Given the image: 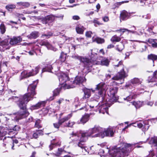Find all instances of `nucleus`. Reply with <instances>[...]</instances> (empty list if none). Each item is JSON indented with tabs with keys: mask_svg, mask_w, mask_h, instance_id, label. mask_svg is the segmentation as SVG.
Here are the masks:
<instances>
[{
	"mask_svg": "<svg viewBox=\"0 0 157 157\" xmlns=\"http://www.w3.org/2000/svg\"><path fill=\"white\" fill-rule=\"evenodd\" d=\"M35 83L29 85L28 88V93L25 94L21 98H19L17 97L13 96L9 98V101L13 100L15 101H18L17 104L21 109L18 113L14 118L15 120L18 121L19 119L25 118L29 115V113L26 109V104L36 94L35 90L38 83L37 81H35Z\"/></svg>",
	"mask_w": 157,
	"mask_h": 157,
	"instance_id": "f257e3e1",
	"label": "nucleus"
},
{
	"mask_svg": "<svg viewBox=\"0 0 157 157\" xmlns=\"http://www.w3.org/2000/svg\"><path fill=\"white\" fill-rule=\"evenodd\" d=\"M109 88V92L108 93V95L110 97L108 101L113 104V102L116 101L118 99V97L116 94L117 93L118 88L117 87H114L107 85L104 82H101L96 85L95 90H92L93 92L96 91L98 94V96L95 97L99 98L100 97H102L106 93V91Z\"/></svg>",
	"mask_w": 157,
	"mask_h": 157,
	"instance_id": "f03ea898",
	"label": "nucleus"
},
{
	"mask_svg": "<svg viewBox=\"0 0 157 157\" xmlns=\"http://www.w3.org/2000/svg\"><path fill=\"white\" fill-rule=\"evenodd\" d=\"M58 76L61 88L64 89L73 88L75 86V85H80L86 81L84 77L80 76H76L74 80L72 81L69 78L67 75L63 73L58 74Z\"/></svg>",
	"mask_w": 157,
	"mask_h": 157,
	"instance_id": "7ed1b4c3",
	"label": "nucleus"
},
{
	"mask_svg": "<svg viewBox=\"0 0 157 157\" xmlns=\"http://www.w3.org/2000/svg\"><path fill=\"white\" fill-rule=\"evenodd\" d=\"M134 147L133 145L127 143L123 144L121 147L114 146L109 150V157H124V156H127Z\"/></svg>",
	"mask_w": 157,
	"mask_h": 157,
	"instance_id": "20e7f679",
	"label": "nucleus"
},
{
	"mask_svg": "<svg viewBox=\"0 0 157 157\" xmlns=\"http://www.w3.org/2000/svg\"><path fill=\"white\" fill-rule=\"evenodd\" d=\"M103 128L98 126H95L94 128H90L86 132H83L82 134V137L86 138L91 136L92 137H99L103 138L105 137L104 133H102Z\"/></svg>",
	"mask_w": 157,
	"mask_h": 157,
	"instance_id": "39448f33",
	"label": "nucleus"
},
{
	"mask_svg": "<svg viewBox=\"0 0 157 157\" xmlns=\"http://www.w3.org/2000/svg\"><path fill=\"white\" fill-rule=\"evenodd\" d=\"M79 105L81 107L79 108L80 110L85 108V110L87 111L90 109V110H93L95 111H98V108L99 105L98 102L95 100L91 101H88L87 105L85 103L82 102L79 103Z\"/></svg>",
	"mask_w": 157,
	"mask_h": 157,
	"instance_id": "423d86ee",
	"label": "nucleus"
},
{
	"mask_svg": "<svg viewBox=\"0 0 157 157\" xmlns=\"http://www.w3.org/2000/svg\"><path fill=\"white\" fill-rule=\"evenodd\" d=\"M114 66L115 67L121 66V67H122V69L120 72H118L117 75L112 78V79L118 80L120 79H124L128 76L127 74L124 71V66L122 64V61H120L117 64L114 65Z\"/></svg>",
	"mask_w": 157,
	"mask_h": 157,
	"instance_id": "0eeeda50",
	"label": "nucleus"
},
{
	"mask_svg": "<svg viewBox=\"0 0 157 157\" xmlns=\"http://www.w3.org/2000/svg\"><path fill=\"white\" fill-rule=\"evenodd\" d=\"M86 138H84L82 137L80 140V142L78 143V147H80L82 149V154L83 155H86L87 154H92L94 153V151L93 150L92 151H87V147L85 146L84 144L86 140ZM90 150H93L94 149V147L92 146L90 147Z\"/></svg>",
	"mask_w": 157,
	"mask_h": 157,
	"instance_id": "6e6552de",
	"label": "nucleus"
},
{
	"mask_svg": "<svg viewBox=\"0 0 157 157\" xmlns=\"http://www.w3.org/2000/svg\"><path fill=\"white\" fill-rule=\"evenodd\" d=\"M39 70V67H37L34 69H33L29 71H24L21 73L20 80H21L24 78L36 75L38 73Z\"/></svg>",
	"mask_w": 157,
	"mask_h": 157,
	"instance_id": "1a4fd4ad",
	"label": "nucleus"
},
{
	"mask_svg": "<svg viewBox=\"0 0 157 157\" xmlns=\"http://www.w3.org/2000/svg\"><path fill=\"white\" fill-rule=\"evenodd\" d=\"M111 102L109 101L108 102H106L101 105L99 104L98 108V111H99V113H102L104 114L105 113H106L108 114V108L111 105Z\"/></svg>",
	"mask_w": 157,
	"mask_h": 157,
	"instance_id": "9d476101",
	"label": "nucleus"
},
{
	"mask_svg": "<svg viewBox=\"0 0 157 157\" xmlns=\"http://www.w3.org/2000/svg\"><path fill=\"white\" fill-rule=\"evenodd\" d=\"M82 133H77L73 132L70 134V138L72 140V141L78 144V143L80 142L81 138L82 137Z\"/></svg>",
	"mask_w": 157,
	"mask_h": 157,
	"instance_id": "9b49d317",
	"label": "nucleus"
},
{
	"mask_svg": "<svg viewBox=\"0 0 157 157\" xmlns=\"http://www.w3.org/2000/svg\"><path fill=\"white\" fill-rule=\"evenodd\" d=\"M8 131V130L7 128L0 127V140L3 139V140L5 141L6 138L11 140V139L10 137L9 136L7 137L6 136L4 137V139H3V137L6 135Z\"/></svg>",
	"mask_w": 157,
	"mask_h": 157,
	"instance_id": "f8f14e48",
	"label": "nucleus"
},
{
	"mask_svg": "<svg viewBox=\"0 0 157 157\" xmlns=\"http://www.w3.org/2000/svg\"><path fill=\"white\" fill-rule=\"evenodd\" d=\"M10 47L8 40L5 39L0 42V51H4Z\"/></svg>",
	"mask_w": 157,
	"mask_h": 157,
	"instance_id": "ddd939ff",
	"label": "nucleus"
},
{
	"mask_svg": "<svg viewBox=\"0 0 157 157\" xmlns=\"http://www.w3.org/2000/svg\"><path fill=\"white\" fill-rule=\"evenodd\" d=\"M54 19L55 17L53 16L50 15L42 18L41 21L43 23L47 24L51 23Z\"/></svg>",
	"mask_w": 157,
	"mask_h": 157,
	"instance_id": "4468645a",
	"label": "nucleus"
},
{
	"mask_svg": "<svg viewBox=\"0 0 157 157\" xmlns=\"http://www.w3.org/2000/svg\"><path fill=\"white\" fill-rule=\"evenodd\" d=\"M84 92V97L81 99L79 103L85 101V99L89 98L90 96V90L86 88H84L83 90Z\"/></svg>",
	"mask_w": 157,
	"mask_h": 157,
	"instance_id": "2eb2a0df",
	"label": "nucleus"
},
{
	"mask_svg": "<svg viewBox=\"0 0 157 157\" xmlns=\"http://www.w3.org/2000/svg\"><path fill=\"white\" fill-rule=\"evenodd\" d=\"M22 39L20 36L14 37L10 39V43L11 45L16 44L21 41Z\"/></svg>",
	"mask_w": 157,
	"mask_h": 157,
	"instance_id": "dca6fc26",
	"label": "nucleus"
},
{
	"mask_svg": "<svg viewBox=\"0 0 157 157\" xmlns=\"http://www.w3.org/2000/svg\"><path fill=\"white\" fill-rule=\"evenodd\" d=\"M104 133L105 136H113L114 134V132L113 129L111 128H108L106 129H103V131L102 133Z\"/></svg>",
	"mask_w": 157,
	"mask_h": 157,
	"instance_id": "f3484780",
	"label": "nucleus"
},
{
	"mask_svg": "<svg viewBox=\"0 0 157 157\" xmlns=\"http://www.w3.org/2000/svg\"><path fill=\"white\" fill-rule=\"evenodd\" d=\"M42 45H45L48 49L52 50L54 51H57V49L52 46L48 42L44 41H41L40 43Z\"/></svg>",
	"mask_w": 157,
	"mask_h": 157,
	"instance_id": "a211bd4d",
	"label": "nucleus"
},
{
	"mask_svg": "<svg viewBox=\"0 0 157 157\" xmlns=\"http://www.w3.org/2000/svg\"><path fill=\"white\" fill-rule=\"evenodd\" d=\"M90 116V115L89 114H87L84 115L81 119L80 121L77 122V123L84 124L89 120Z\"/></svg>",
	"mask_w": 157,
	"mask_h": 157,
	"instance_id": "6ab92c4d",
	"label": "nucleus"
},
{
	"mask_svg": "<svg viewBox=\"0 0 157 157\" xmlns=\"http://www.w3.org/2000/svg\"><path fill=\"white\" fill-rule=\"evenodd\" d=\"M149 143L152 145V147H154L157 151V137L154 136L151 137Z\"/></svg>",
	"mask_w": 157,
	"mask_h": 157,
	"instance_id": "aec40b11",
	"label": "nucleus"
},
{
	"mask_svg": "<svg viewBox=\"0 0 157 157\" xmlns=\"http://www.w3.org/2000/svg\"><path fill=\"white\" fill-rule=\"evenodd\" d=\"M79 60L80 62H82L85 65H86L88 66V67H90L92 66L91 65V63L90 61V59L88 58L81 56Z\"/></svg>",
	"mask_w": 157,
	"mask_h": 157,
	"instance_id": "412c9836",
	"label": "nucleus"
},
{
	"mask_svg": "<svg viewBox=\"0 0 157 157\" xmlns=\"http://www.w3.org/2000/svg\"><path fill=\"white\" fill-rule=\"evenodd\" d=\"M130 14L125 10H123L120 14V20H125L128 18Z\"/></svg>",
	"mask_w": 157,
	"mask_h": 157,
	"instance_id": "4be33fe9",
	"label": "nucleus"
},
{
	"mask_svg": "<svg viewBox=\"0 0 157 157\" xmlns=\"http://www.w3.org/2000/svg\"><path fill=\"white\" fill-rule=\"evenodd\" d=\"M45 102V101H41L38 102L35 105H32L31 106V109H38L42 106H44Z\"/></svg>",
	"mask_w": 157,
	"mask_h": 157,
	"instance_id": "5701e85b",
	"label": "nucleus"
},
{
	"mask_svg": "<svg viewBox=\"0 0 157 157\" xmlns=\"http://www.w3.org/2000/svg\"><path fill=\"white\" fill-rule=\"evenodd\" d=\"M125 31H128V32L132 33H137V34L140 35L142 34V33L140 31L139 33L137 31H133L132 30H129L128 29H121L119 30H116V32H122V33L121 34L122 35L125 32Z\"/></svg>",
	"mask_w": 157,
	"mask_h": 157,
	"instance_id": "b1692460",
	"label": "nucleus"
},
{
	"mask_svg": "<svg viewBox=\"0 0 157 157\" xmlns=\"http://www.w3.org/2000/svg\"><path fill=\"white\" fill-rule=\"evenodd\" d=\"M136 93L133 92H131L129 95L126 98H124V100H126L127 101H130L132 99H135L136 98Z\"/></svg>",
	"mask_w": 157,
	"mask_h": 157,
	"instance_id": "393cba45",
	"label": "nucleus"
},
{
	"mask_svg": "<svg viewBox=\"0 0 157 157\" xmlns=\"http://www.w3.org/2000/svg\"><path fill=\"white\" fill-rule=\"evenodd\" d=\"M72 116V114L70 113L63 118L59 119V123L62 124L64 123V122L68 120L69 119H70L71 117Z\"/></svg>",
	"mask_w": 157,
	"mask_h": 157,
	"instance_id": "a878e982",
	"label": "nucleus"
},
{
	"mask_svg": "<svg viewBox=\"0 0 157 157\" xmlns=\"http://www.w3.org/2000/svg\"><path fill=\"white\" fill-rule=\"evenodd\" d=\"M38 36V33L36 31H33L29 35L27 36L28 38L29 39H36Z\"/></svg>",
	"mask_w": 157,
	"mask_h": 157,
	"instance_id": "bb28decb",
	"label": "nucleus"
},
{
	"mask_svg": "<svg viewBox=\"0 0 157 157\" xmlns=\"http://www.w3.org/2000/svg\"><path fill=\"white\" fill-rule=\"evenodd\" d=\"M136 124L138 127L140 128L143 127V128L142 129L143 131H146L148 129L149 127L146 124L143 125L142 123L139 122H136Z\"/></svg>",
	"mask_w": 157,
	"mask_h": 157,
	"instance_id": "cd10ccee",
	"label": "nucleus"
},
{
	"mask_svg": "<svg viewBox=\"0 0 157 157\" xmlns=\"http://www.w3.org/2000/svg\"><path fill=\"white\" fill-rule=\"evenodd\" d=\"M92 39L93 42H95L98 44H102L105 42V40L103 39L100 37H93Z\"/></svg>",
	"mask_w": 157,
	"mask_h": 157,
	"instance_id": "c85d7f7f",
	"label": "nucleus"
},
{
	"mask_svg": "<svg viewBox=\"0 0 157 157\" xmlns=\"http://www.w3.org/2000/svg\"><path fill=\"white\" fill-rule=\"evenodd\" d=\"M17 4L22 8L27 7L29 6V4L27 2H20L17 3Z\"/></svg>",
	"mask_w": 157,
	"mask_h": 157,
	"instance_id": "c756f323",
	"label": "nucleus"
},
{
	"mask_svg": "<svg viewBox=\"0 0 157 157\" xmlns=\"http://www.w3.org/2000/svg\"><path fill=\"white\" fill-rule=\"evenodd\" d=\"M66 53H64L63 52H62L59 56V60L61 62H63L66 60Z\"/></svg>",
	"mask_w": 157,
	"mask_h": 157,
	"instance_id": "7c9ffc66",
	"label": "nucleus"
},
{
	"mask_svg": "<svg viewBox=\"0 0 157 157\" xmlns=\"http://www.w3.org/2000/svg\"><path fill=\"white\" fill-rule=\"evenodd\" d=\"M43 134V132L41 130H38L36 131V132L33 134V137L34 138H36L38 137L39 135Z\"/></svg>",
	"mask_w": 157,
	"mask_h": 157,
	"instance_id": "2f4dec72",
	"label": "nucleus"
},
{
	"mask_svg": "<svg viewBox=\"0 0 157 157\" xmlns=\"http://www.w3.org/2000/svg\"><path fill=\"white\" fill-rule=\"evenodd\" d=\"M121 38L117 35H115L112 37L111 39V40L112 42H118L121 40Z\"/></svg>",
	"mask_w": 157,
	"mask_h": 157,
	"instance_id": "473e14b6",
	"label": "nucleus"
},
{
	"mask_svg": "<svg viewBox=\"0 0 157 157\" xmlns=\"http://www.w3.org/2000/svg\"><path fill=\"white\" fill-rule=\"evenodd\" d=\"M149 59L152 60L153 61V63H154V61L157 60V55L154 54H151L147 56Z\"/></svg>",
	"mask_w": 157,
	"mask_h": 157,
	"instance_id": "72a5a7b5",
	"label": "nucleus"
},
{
	"mask_svg": "<svg viewBox=\"0 0 157 157\" xmlns=\"http://www.w3.org/2000/svg\"><path fill=\"white\" fill-rule=\"evenodd\" d=\"M131 103L135 106L136 108H139L142 106L143 104L142 102L140 101H133L131 102Z\"/></svg>",
	"mask_w": 157,
	"mask_h": 157,
	"instance_id": "f704fd0d",
	"label": "nucleus"
},
{
	"mask_svg": "<svg viewBox=\"0 0 157 157\" xmlns=\"http://www.w3.org/2000/svg\"><path fill=\"white\" fill-rule=\"evenodd\" d=\"M52 69V67L51 65H48L42 69V72L43 73L45 71L51 72Z\"/></svg>",
	"mask_w": 157,
	"mask_h": 157,
	"instance_id": "c9c22d12",
	"label": "nucleus"
},
{
	"mask_svg": "<svg viewBox=\"0 0 157 157\" xmlns=\"http://www.w3.org/2000/svg\"><path fill=\"white\" fill-rule=\"evenodd\" d=\"M70 102V101L68 100H64V99L60 98L59 99V100L57 101L56 102L60 105L61 103L63 102L64 104H68Z\"/></svg>",
	"mask_w": 157,
	"mask_h": 157,
	"instance_id": "e433bc0d",
	"label": "nucleus"
},
{
	"mask_svg": "<svg viewBox=\"0 0 157 157\" xmlns=\"http://www.w3.org/2000/svg\"><path fill=\"white\" fill-rule=\"evenodd\" d=\"M109 59L106 58H103L101 61V64L103 65L107 66L109 63Z\"/></svg>",
	"mask_w": 157,
	"mask_h": 157,
	"instance_id": "4c0bfd02",
	"label": "nucleus"
},
{
	"mask_svg": "<svg viewBox=\"0 0 157 157\" xmlns=\"http://www.w3.org/2000/svg\"><path fill=\"white\" fill-rule=\"evenodd\" d=\"M63 149L61 148H59L58 149L57 151L55 152L53 154L55 156H59L62 154L63 152Z\"/></svg>",
	"mask_w": 157,
	"mask_h": 157,
	"instance_id": "58836bf2",
	"label": "nucleus"
},
{
	"mask_svg": "<svg viewBox=\"0 0 157 157\" xmlns=\"http://www.w3.org/2000/svg\"><path fill=\"white\" fill-rule=\"evenodd\" d=\"M41 121L40 119H37L35 122V127L38 128H41L42 127L41 124Z\"/></svg>",
	"mask_w": 157,
	"mask_h": 157,
	"instance_id": "ea45409f",
	"label": "nucleus"
},
{
	"mask_svg": "<svg viewBox=\"0 0 157 157\" xmlns=\"http://www.w3.org/2000/svg\"><path fill=\"white\" fill-rule=\"evenodd\" d=\"M124 48V44L120 43L117 46L116 49L119 52H121Z\"/></svg>",
	"mask_w": 157,
	"mask_h": 157,
	"instance_id": "a19ab883",
	"label": "nucleus"
},
{
	"mask_svg": "<svg viewBox=\"0 0 157 157\" xmlns=\"http://www.w3.org/2000/svg\"><path fill=\"white\" fill-rule=\"evenodd\" d=\"M76 32L78 33L82 34L84 31V28L83 27H77L76 28Z\"/></svg>",
	"mask_w": 157,
	"mask_h": 157,
	"instance_id": "79ce46f5",
	"label": "nucleus"
},
{
	"mask_svg": "<svg viewBox=\"0 0 157 157\" xmlns=\"http://www.w3.org/2000/svg\"><path fill=\"white\" fill-rule=\"evenodd\" d=\"M131 83L133 85L138 84L140 83V81L137 78H134L131 80Z\"/></svg>",
	"mask_w": 157,
	"mask_h": 157,
	"instance_id": "37998d69",
	"label": "nucleus"
},
{
	"mask_svg": "<svg viewBox=\"0 0 157 157\" xmlns=\"http://www.w3.org/2000/svg\"><path fill=\"white\" fill-rule=\"evenodd\" d=\"M61 89L60 88H57L55 89L53 91V96H56L58 95Z\"/></svg>",
	"mask_w": 157,
	"mask_h": 157,
	"instance_id": "c03bdc74",
	"label": "nucleus"
},
{
	"mask_svg": "<svg viewBox=\"0 0 157 157\" xmlns=\"http://www.w3.org/2000/svg\"><path fill=\"white\" fill-rule=\"evenodd\" d=\"M155 79H156V81H157V71H156L154 72L153 78L151 80H149V82H152L155 81L156 80Z\"/></svg>",
	"mask_w": 157,
	"mask_h": 157,
	"instance_id": "a18cd8bd",
	"label": "nucleus"
},
{
	"mask_svg": "<svg viewBox=\"0 0 157 157\" xmlns=\"http://www.w3.org/2000/svg\"><path fill=\"white\" fill-rule=\"evenodd\" d=\"M0 29L1 32L2 34H3L6 31L5 26L4 24L2 23L0 25Z\"/></svg>",
	"mask_w": 157,
	"mask_h": 157,
	"instance_id": "49530a36",
	"label": "nucleus"
},
{
	"mask_svg": "<svg viewBox=\"0 0 157 157\" xmlns=\"http://www.w3.org/2000/svg\"><path fill=\"white\" fill-rule=\"evenodd\" d=\"M6 8L7 10H9L10 9L15 8L16 6L13 4H10L7 5Z\"/></svg>",
	"mask_w": 157,
	"mask_h": 157,
	"instance_id": "de8ad7c7",
	"label": "nucleus"
},
{
	"mask_svg": "<svg viewBox=\"0 0 157 157\" xmlns=\"http://www.w3.org/2000/svg\"><path fill=\"white\" fill-rule=\"evenodd\" d=\"M74 124L75 122H74L69 121L67 124H66L65 126L69 127H72Z\"/></svg>",
	"mask_w": 157,
	"mask_h": 157,
	"instance_id": "09e8293b",
	"label": "nucleus"
},
{
	"mask_svg": "<svg viewBox=\"0 0 157 157\" xmlns=\"http://www.w3.org/2000/svg\"><path fill=\"white\" fill-rule=\"evenodd\" d=\"M93 22L95 26H97L98 25H100L101 24L97 19H94L93 21Z\"/></svg>",
	"mask_w": 157,
	"mask_h": 157,
	"instance_id": "8fccbe9b",
	"label": "nucleus"
},
{
	"mask_svg": "<svg viewBox=\"0 0 157 157\" xmlns=\"http://www.w3.org/2000/svg\"><path fill=\"white\" fill-rule=\"evenodd\" d=\"M61 125V124L59 123V121H58V122L57 123H55L53 124L54 127L55 128H58L59 126Z\"/></svg>",
	"mask_w": 157,
	"mask_h": 157,
	"instance_id": "3c124183",
	"label": "nucleus"
},
{
	"mask_svg": "<svg viewBox=\"0 0 157 157\" xmlns=\"http://www.w3.org/2000/svg\"><path fill=\"white\" fill-rule=\"evenodd\" d=\"M71 57L73 59H76L80 60L81 56H79L77 55H74L71 56Z\"/></svg>",
	"mask_w": 157,
	"mask_h": 157,
	"instance_id": "603ef678",
	"label": "nucleus"
},
{
	"mask_svg": "<svg viewBox=\"0 0 157 157\" xmlns=\"http://www.w3.org/2000/svg\"><path fill=\"white\" fill-rule=\"evenodd\" d=\"M92 34V33L91 31H88L86 33V35L87 37H91V34Z\"/></svg>",
	"mask_w": 157,
	"mask_h": 157,
	"instance_id": "864d4df0",
	"label": "nucleus"
},
{
	"mask_svg": "<svg viewBox=\"0 0 157 157\" xmlns=\"http://www.w3.org/2000/svg\"><path fill=\"white\" fill-rule=\"evenodd\" d=\"M147 42L152 45V44L154 43L155 40L151 39H148Z\"/></svg>",
	"mask_w": 157,
	"mask_h": 157,
	"instance_id": "5fc2aeb1",
	"label": "nucleus"
},
{
	"mask_svg": "<svg viewBox=\"0 0 157 157\" xmlns=\"http://www.w3.org/2000/svg\"><path fill=\"white\" fill-rule=\"evenodd\" d=\"M102 19L105 22H107L109 20V17L107 16H105L103 17Z\"/></svg>",
	"mask_w": 157,
	"mask_h": 157,
	"instance_id": "6e6d98bb",
	"label": "nucleus"
},
{
	"mask_svg": "<svg viewBox=\"0 0 157 157\" xmlns=\"http://www.w3.org/2000/svg\"><path fill=\"white\" fill-rule=\"evenodd\" d=\"M78 41L81 43H83L84 42V38H78L77 39Z\"/></svg>",
	"mask_w": 157,
	"mask_h": 157,
	"instance_id": "4d7b16f0",
	"label": "nucleus"
},
{
	"mask_svg": "<svg viewBox=\"0 0 157 157\" xmlns=\"http://www.w3.org/2000/svg\"><path fill=\"white\" fill-rule=\"evenodd\" d=\"M20 129L19 127L18 126H15L13 128V129L14 131H18Z\"/></svg>",
	"mask_w": 157,
	"mask_h": 157,
	"instance_id": "13d9d810",
	"label": "nucleus"
},
{
	"mask_svg": "<svg viewBox=\"0 0 157 157\" xmlns=\"http://www.w3.org/2000/svg\"><path fill=\"white\" fill-rule=\"evenodd\" d=\"M52 34L51 33H49L47 34H44V35H42V36L43 37H44V36H46L47 37H48V38L50 36H52Z\"/></svg>",
	"mask_w": 157,
	"mask_h": 157,
	"instance_id": "bf43d9fd",
	"label": "nucleus"
},
{
	"mask_svg": "<svg viewBox=\"0 0 157 157\" xmlns=\"http://www.w3.org/2000/svg\"><path fill=\"white\" fill-rule=\"evenodd\" d=\"M73 18L75 20H78L79 19V17L77 15L74 16L73 17Z\"/></svg>",
	"mask_w": 157,
	"mask_h": 157,
	"instance_id": "052dcab7",
	"label": "nucleus"
},
{
	"mask_svg": "<svg viewBox=\"0 0 157 157\" xmlns=\"http://www.w3.org/2000/svg\"><path fill=\"white\" fill-rule=\"evenodd\" d=\"M94 12L93 11H90L89 13H86L85 14L87 16H89L93 14Z\"/></svg>",
	"mask_w": 157,
	"mask_h": 157,
	"instance_id": "680f3d73",
	"label": "nucleus"
},
{
	"mask_svg": "<svg viewBox=\"0 0 157 157\" xmlns=\"http://www.w3.org/2000/svg\"><path fill=\"white\" fill-rule=\"evenodd\" d=\"M152 46L153 47L157 48V43L155 42V41L154 43H153V44H152Z\"/></svg>",
	"mask_w": 157,
	"mask_h": 157,
	"instance_id": "e2e57ef3",
	"label": "nucleus"
},
{
	"mask_svg": "<svg viewBox=\"0 0 157 157\" xmlns=\"http://www.w3.org/2000/svg\"><path fill=\"white\" fill-rule=\"evenodd\" d=\"M113 47L114 45H113L112 44H110L107 46V48L109 49L113 48Z\"/></svg>",
	"mask_w": 157,
	"mask_h": 157,
	"instance_id": "0e129e2a",
	"label": "nucleus"
},
{
	"mask_svg": "<svg viewBox=\"0 0 157 157\" xmlns=\"http://www.w3.org/2000/svg\"><path fill=\"white\" fill-rule=\"evenodd\" d=\"M153 103L152 101H149L147 102V104L148 105H150L151 106H152L153 105Z\"/></svg>",
	"mask_w": 157,
	"mask_h": 157,
	"instance_id": "69168bd1",
	"label": "nucleus"
},
{
	"mask_svg": "<svg viewBox=\"0 0 157 157\" xmlns=\"http://www.w3.org/2000/svg\"><path fill=\"white\" fill-rule=\"evenodd\" d=\"M99 53H100L101 54H102V55H104L105 54V52H104L103 49H101L100 50Z\"/></svg>",
	"mask_w": 157,
	"mask_h": 157,
	"instance_id": "338daca9",
	"label": "nucleus"
},
{
	"mask_svg": "<svg viewBox=\"0 0 157 157\" xmlns=\"http://www.w3.org/2000/svg\"><path fill=\"white\" fill-rule=\"evenodd\" d=\"M33 118L31 117H30L28 119V120H29L28 121H29V122H31V121H32L33 120Z\"/></svg>",
	"mask_w": 157,
	"mask_h": 157,
	"instance_id": "774afa93",
	"label": "nucleus"
}]
</instances>
